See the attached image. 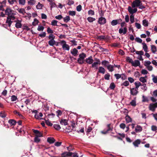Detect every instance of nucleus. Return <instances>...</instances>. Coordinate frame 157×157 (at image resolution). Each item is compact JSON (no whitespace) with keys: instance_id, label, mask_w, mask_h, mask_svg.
I'll return each mask as SVG.
<instances>
[{"instance_id":"nucleus-63","label":"nucleus","mask_w":157,"mask_h":157,"mask_svg":"<svg viewBox=\"0 0 157 157\" xmlns=\"http://www.w3.org/2000/svg\"><path fill=\"white\" fill-rule=\"evenodd\" d=\"M135 40L136 42L139 43H141L142 41V40L139 37H136L135 39Z\"/></svg>"},{"instance_id":"nucleus-45","label":"nucleus","mask_w":157,"mask_h":157,"mask_svg":"<svg viewBox=\"0 0 157 157\" xmlns=\"http://www.w3.org/2000/svg\"><path fill=\"white\" fill-rule=\"evenodd\" d=\"M87 19L90 22H92L95 20V18L91 17H87Z\"/></svg>"},{"instance_id":"nucleus-13","label":"nucleus","mask_w":157,"mask_h":157,"mask_svg":"<svg viewBox=\"0 0 157 157\" xmlns=\"http://www.w3.org/2000/svg\"><path fill=\"white\" fill-rule=\"evenodd\" d=\"M32 131L35 134L36 136L41 137L42 136V134L38 130L33 129Z\"/></svg>"},{"instance_id":"nucleus-33","label":"nucleus","mask_w":157,"mask_h":157,"mask_svg":"<svg viewBox=\"0 0 157 157\" xmlns=\"http://www.w3.org/2000/svg\"><path fill=\"white\" fill-rule=\"evenodd\" d=\"M147 78V76H146L145 77H141L140 78L139 80L143 83H145L147 82V80L145 78Z\"/></svg>"},{"instance_id":"nucleus-17","label":"nucleus","mask_w":157,"mask_h":157,"mask_svg":"<svg viewBox=\"0 0 157 157\" xmlns=\"http://www.w3.org/2000/svg\"><path fill=\"white\" fill-rule=\"evenodd\" d=\"M127 32V29L126 27H124L123 29L120 28L119 29V33L120 34L123 33V34H125Z\"/></svg>"},{"instance_id":"nucleus-11","label":"nucleus","mask_w":157,"mask_h":157,"mask_svg":"<svg viewBox=\"0 0 157 157\" xmlns=\"http://www.w3.org/2000/svg\"><path fill=\"white\" fill-rule=\"evenodd\" d=\"M43 116V114L41 113L38 112L37 114H35L34 117L36 119L44 120V118L41 117Z\"/></svg>"},{"instance_id":"nucleus-38","label":"nucleus","mask_w":157,"mask_h":157,"mask_svg":"<svg viewBox=\"0 0 157 157\" xmlns=\"http://www.w3.org/2000/svg\"><path fill=\"white\" fill-rule=\"evenodd\" d=\"M38 20L37 19L35 18L33 21L32 22V25L34 26H35L38 24Z\"/></svg>"},{"instance_id":"nucleus-23","label":"nucleus","mask_w":157,"mask_h":157,"mask_svg":"<svg viewBox=\"0 0 157 157\" xmlns=\"http://www.w3.org/2000/svg\"><path fill=\"white\" fill-rule=\"evenodd\" d=\"M60 124H61L64 125H67L68 124L67 121L66 119H61L60 121Z\"/></svg>"},{"instance_id":"nucleus-12","label":"nucleus","mask_w":157,"mask_h":157,"mask_svg":"<svg viewBox=\"0 0 157 157\" xmlns=\"http://www.w3.org/2000/svg\"><path fill=\"white\" fill-rule=\"evenodd\" d=\"M141 141L140 139H137L134 141L132 144L134 146L136 147H139V145L140 144Z\"/></svg>"},{"instance_id":"nucleus-10","label":"nucleus","mask_w":157,"mask_h":157,"mask_svg":"<svg viewBox=\"0 0 157 157\" xmlns=\"http://www.w3.org/2000/svg\"><path fill=\"white\" fill-rule=\"evenodd\" d=\"M128 10L131 15L133 14L136 13L137 10V8L132 9L131 6H129L128 7Z\"/></svg>"},{"instance_id":"nucleus-31","label":"nucleus","mask_w":157,"mask_h":157,"mask_svg":"<svg viewBox=\"0 0 157 157\" xmlns=\"http://www.w3.org/2000/svg\"><path fill=\"white\" fill-rule=\"evenodd\" d=\"M9 123L11 125H14L16 124V122L14 120H10L8 121Z\"/></svg>"},{"instance_id":"nucleus-39","label":"nucleus","mask_w":157,"mask_h":157,"mask_svg":"<svg viewBox=\"0 0 157 157\" xmlns=\"http://www.w3.org/2000/svg\"><path fill=\"white\" fill-rule=\"evenodd\" d=\"M134 84L135 85V88L138 89L139 87L141 85V83L139 81L136 82H135Z\"/></svg>"},{"instance_id":"nucleus-62","label":"nucleus","mask_w":157,"mask_h":157,"mask_svg":"<svg viewBox=\"0 0 157 157\" xmlns=\"http://www.w3.org/2000/svg\"><path fill=\"white\" fill-rule=\"evenodd\" d=\"M88 13L89 15H93L94 14V13L93 10H90L88 11Z\"/></svg>"},{"instance_id":"nucleus-59","label":"nucleus","mask_w":157,"mask_h":157,"mask_svg":"<svg viewBox=\"0 0 157 157\" xmlns=\"http://www.w3.org/2000/svg\"><path fill=\"white\" fill-rule=\"evenodd\" d=\"M126 60L127 62L131 63V64L133 61L132 59L129 57H127Z\"/></svg>"},{"instance_id":"nucleus-55","label":"nucleus","mask_w":157,"mask_h":157,"mask_svg":"<svg viewBox=\"0 0 157 157\" xmlns=\"http://www.w3.org/2000/svg\"><path fill=\"white\" fill-rule=\"evenodd\" d=\"M68 13L70 15L74 16L75 15L76 13L75 11H70L68 12Z\"/></svg>"},{"instance_id":"nucleus-22","label":"nucleus","mask_w":157,"mask_h":157,"mask_svg":"<svg viewBox=\"0 0 157 157\" xmlns=\"http://www.w3.org/2000/svg\"><path fill=\"white\" fill-rule=\"evenodd\" d=\"M151 50L153 53L155 54L157 51L156 47L154 45H151Z\"/></svg>"},{"instance_id":"nucleus-2","label":"nucleus","mask_w":157,"mask_h":157,"mask_svg":"<svg viewBox=\"0 0 157 157\" xmlns=\"http://www.w3.org/2000/svg\"><path fill=\"white\" fill-rule=\"evenodd\" d=\"M5 14L8 16V17L13 18L14 19L15 18L14 15L15 13H14V11L12 10L9 8H7L5 11Z\"/></svg>"},{"instance_id":"nucleus-52","label":"nucleus","mask_w":157,"mask_h":157,"mask_svg":"<svg viewBox=\"0 0 157 157\" xmlns=\"http://www.w3.org/2000/svg\"><path fill=\"white\" fill-rule=\"evenodd\" d=\"M40 140V139L38 138V137L35 136L34 138V142L36 143H39Z\"/></svg>"},{"instance_id":"nucleus-30","label":"nucleus","mask_w":157,"mask_h":157,"mask_svg":"<svg viewBox=\"0 0 157 157\" xmlns=\"http://www.w3.org/2000/svg\"><path fill=\"white\" fill-rule=\"evenodd\" d=\"M142 45L144 51L146 52H148V48L146 44L145 43H142Z\"/></svg>"},{"instance_id":"nucleus-54","label":"nucleus","mask_w":157,"mask_h":157,"mask_svg":"<svg viewBox=\"0 0 157 157\" xmlns=\"http://www.w3.org/2000/svg\"><path fill=\"white\" fill-rule=\"evenodd\" d=\"M58 21L56 20H53L51 22V25L52 26H57V23Z\"/></svg>"},{"instance_id":"nucleus-7","label":"nucleus","mask_w":157,"mask_h":157,"mask_svg":"<svg viewBox=\"0 0 157 157\" xmlns=\"http://www.w3.org/2000/svg\"><path fill=\"white\" fill-rule=\"evenodd\" d=\"M157 107V102L155 103L150 104L149 106V109L153 112L154 111L156 107Z\"/></svg>"},{"instance_id":"nucleus-58","label":"nucleus","mask_w":157,"mask_h":157,"mask_svg":"<svg viewBox=\"0 0 157 157\" xmlns=\"http://www.w3.org/2000/svg\"><path fill=\"white\" fill-rule=\"evenodd\" d=\"M47 32L48 33L52 34L53 33V31L51 28L48 27L47 29Z\"/></svg>"},{"instance_id":"nucleus-42","label":"nucleus","mask_w":157,"mask_h":157,"mask_svg":"<svg viewBox=\"0 0 157 157\" xmlns=\"http://www.w3.org/2000/svg\"><path fill=\"white\" fill-rule=\"evenodd\" d=\"M149 100L147 97L143 95L142 96V101L143 102H148Z\"/></svg>"},{"instance_id":"nucleus-60","label":"nucleus","mask_w":157,"mask_h":157,"mask_svg":"<svg viewBox=\"0 0 157 157\" xmlns=\"http://www.w3.org/2000/svg\"><path fill=\"white\" fill-rule=\"evenodd\" d=\"M17 99V97L15 95H12L11 97V100L12 101H16Z\"/></svg>"},{"instance_id":"nucleus-50","label":"nucleus","mask_w":157,"mask_h":157,"mask_svg":"<svg viewBox=\"0 0 157 157\" xmlns=\"http://www.w3.org/2000/svg\"><path fill=\"white\" fill-rule=\"evenodd\" d=\"M151 130L152 131L156 132L157 130V127L155 125H152L151 126Z\"/></svg>"},{"instance_id":"nucleus-37","label":"nucleus","mask_w":157,"mask_h":157,"mask_svg":"<svg viewBox=\"0 0 157 157\" xmlns=\"http://www.w3.org/2000/svg\"><path fill=\"white\" fill-rule=\"evenodd\" d=\"M44 29V27L40 25H38L37 30L38 31H42Z\"/></svg>"},{"instance_id":"nucleus-32","label":"nucleus","mask_w":157,"mask_h":157,"mask_svg":"<svg viewBox=\"0 0 157 157\" xmlns=\"http://www.w3.org/2000/svg\"><path fill=\"white\" fill-rule=\"evenodd\" d=\"M15 27L18 29L21 28L22 25L21 23V21H19L18 22H17L15 24Z\"/></svg>"},{"instance_id":"nucleus-21","label":"nucleus","mask_w":157,"mask_h":157,"mask_svg":"<svg viewBox=\"0 0 157 157\" xmlns=\"http://www.w3.org/2000/svg\"><path fill=\"white\" fill-rule=\"evenodd\" d=\"M13 19V18H12L9 17L7 18L6 23L8 24L9 27L10 26V25L13 22L12 21H11V20L12 19L13 20L14 19Z\"/></svg>"},{"instance_id":"nucleus-47","label":"nucleus","mask_w":157,"mask_h":157,"mask_svg":"<svg viewBox=\"0 0 157 157\" xmlns=\"http://www.w3.org/2000/svg\"><path fill=\"white\" fill-rule=\"evenodd\" d=\"M54 128L57 130H59L61 128V127L58 124H54L53 125Z\"/></svg>"},{"instance_id":"nucleus-24","label":"nucleus","mask_w":157,"mask_h":157,"mask_svg":"<svg viewBox=\"0 0 157 157\" xmlns=\"http://www.w3.org/2000/svg\"><path fill=\"white\" fill-rule=\"evenodd\" d=\"M136 97H135L130 102V104L132 106H135L136 105Z\"/></svg>"},{"instance_id":"nucleus-44","label":"nucleus","mask_w":157,"mask_h":157,"mask_svg":"<svg viewBox=\"0 0 157 157\" xmlns=\"http://www.w3.org/2000/svg\"><path fill=\"white\" fill-rule=\"evenodd\" d=\"M109 62L108 61H107L103 60L101 62V64L102 65L105 66H106L107 67V66H108L109 65Z\"/></svg>"},{"instance_id":"nucleus-5","label":"nucleus","mask_w":157,"mask_h":157,"mask_svg":"<svg viewBox=\"0 0 157 157\" xmlns=\"http://www.w3.org/2000/svg\"><path fill=\"white\" fill-rule=\"evenodd\" d=\"M100 15L101 17L98 18V23L100 25H104L106 22V19L105 17H102L103 15V13H100Z\"/></svg>"},{"instance_id":"nucleus-53","label":"nucleus","mask_w":157,"mask_h":157,"mask_svg":"<svg viewBox=\"0 0 157 157\" xmlns=\"http://www.w3.org/2000/svg\"><path fill=\"white\" fill-rule=\"evenodd\" d=\"M45 117L44 119V120L45 121V123L46 124L48 125L49 126H52V124L48 120H46L45 119Z\"/></svg>"},{"instance_id":"nucleus-57","label":"nucleus","mask_w":157,"mask_h":157,"mask_svg":"<svg viewBox=\"0 0 157 157\" xmlns=\"http://www.w3.org/2000/svg\"><path fill=\"white\" fill-rule=\"evenodd\" d=\"M55 38V36L53 34H50L49 36H48V38L50 40H54Z\"/></svg>"},{"instance_id":"nucleus-36","label":"nucleus","mask_w":157,"mask_h":157,"mask_svg":"<svg viewBox=\"0 0 157 157\" xmlns=\"http://www.w3.org/2000/svg\"><path fill=\"white\" fill-rule=\"evenodd\" d=\"M142 22L143 25L144 26L147 27L148 26V22L147 20L146 19L144 20Z\"/></svg>"},{"instance_id":"nucleus-43","label":"nucleus","mask_w":157,"mask_h":157,"mask_svg":"<svg viewBox=\"0 0 157 157\" xmlns=\"http://www.w3.org/2000/svg\"><path fill=\"white\" fill-rule=\"evenodd\" d=\"M43 5L40 2H38V4L36 6V8L37 9H42Z\"/></svg>"},{"instance_id":"nucleus-41","label":"nucleus","mask_w":157,"mask_h":157,"mask_svg":"<svg viewBox=\"0 0 157 157\" xmlns=\"http://www.w3.org/2000/svg\"><path fill=\"white\" fill-rule=\"evenodd\" d=\"M36 2V1L35 0H29L28 1V4L31 5H33L35 4Z\"/></svg>"},{"instance_id":"nucleus-27","label":"nucleus","mask_w":157,"mask_h":157,"mask_svg":"<svg viewBox=\"0 0 157 157\" xmlns=\"http://www.w3.org/2000/svg\"><path fill=\"white\" fill-rule=\"evenodd\" d=\"M151 76L152 78V80L153 82L155 84L157 83V76L152 75Z\"/></svg>"},{"instance_id":"nucleus-26","label":"nucleus","mask_w":157,"mask_h":157,"mask_svg":"<svg viewBox=\"0 0 157 157\" xmlns=\"http://www.w3.org/2000/svg\"><path fill=\"white\" fill-rule=\"evenodd\" d=\"M114 66L111 64H109L107 66L108 70L109 71L112 72L114 71Z\"/></svg>"},{"instance_id":"nucleus-61","label":"nucleus","mask_w":157,"mask_h":157,"mask_svg":"<svg viewBox=\"0 0 157 157\" xmlns=\"http://www.w3.org/2000/svg\"><path fill=\"white\" fill-rule=\"evenodd\" d=\"M136 53L137 55H139L140 56L144 55V52L142 51H136Z\"/></svg>"},{"instance_id":"nucleus-64","label":"nucleus","mask_w":157,"mask_h":157,"mask_svg":"<svg viewBox=\"0 0 157 157\" xmlns=\"http://www.w3.org/2000/svg\"><path fill=\"white\" fill-rule=\"evenodd\" d=\"M110 75L108 73L105 74L104 76L105 79L106 80H109V79Z\"/></svg>"},{"instance_id":"nucleus-3","label":"nucleus","mask_w":157,"mask_h":157,"mask_svg":"<svg viewBox=\"0 0 157 157\" xmlns=\"http://www.w3.org/2000/svg\"><path fill=\"white\" fill-rule=\"evenodd\" d=\"M60 44L62 46V48L64 51H69L70 49L69 46L66 44V42L64 40H61Z\"/></svg>"},{"instance_id":"nucleus-14","label":"nucleus","mask_w":157,"mask_h":157,"mask_svg":"<svg viewBox=\"0 0 157 157\" xmlns=\"http://www.w3.org/2000/svg\"><path fill=\"white\" fill-rule=\"evenodd\" d=\"M119 21H121L122 20L121 19L113 20L111 21V25L113 26L116 25L119 23Z\"/></svg>"},{"instance_id":"nucleus-20","label":"nucleus","mask_w":157,"mask_h":157,"mask_svg":"<svg viewBox=\"0 0 157 157\" xmlns=\"http://www.w3.org/2000/svg\"><path fill=\"white\" fill-rule=\"evenodd\" d=\"M78 52V50L75 48H74L71 51V54L74 56H75L77 55Z\"/></svg>"},{"instance_id":"nucleus-16","label":"nucleus","mask_w":157,"mask_h":157,"mask_svg":"<svg viewBox=\"0 0 157 157\" xmlns=\"http://www.w3.org/2000/svg\"><path fill=\"white\" fill-rule=\"evenodd\" d=\"M131 64L132 66L136 67L140 65V63L139 60H136L134 61H133Z\"/></svg>"},{"instance_id":"nucleus-29","label":"nucleus","mask_w":157,"mask_h":157,"mask_svg":"<svg viewBox=\"0 0 157 157\" xmlns=\"http://www.w3.org/2000/svg\"><path fill=\"white\" fill-rule=\"evenodd\" d=\"M47 141L50 144H52L54 142L55 140L53 138L48 137L47 139Z\"/></svg>"},{"instance_id":"nucleus-48","label":"nucleus","mask_w":157,"mask_h":157,"mask_svg":"<svg viewBox=\"0 0 157 157\" xmlns=\"http://www.w3.org/2000/svg\"><path fill=\"white\" fill-rule=\"evenodd\" d=\"M151 63V62L150 61H145L144 63V65L146 67L150 65Z\"/></svg>"},{"instance_id":"nucleus-6","label":"nucleus","mask_w":157,"mask_h":157,"mask_svg":"<svg viewBox=\"0 0 157 157\" xmlns=\"http://www.w3.org/2000/svg\"><path fill=\"white\" fill-rule=\"evenodd\" d=\"M101 64V62L99 59H96V62H94L92 64V67L93 68H95L96 69L98 68V65Z\"/></svg>"},{"instance_id":"nucleus-28","label":"nucleus","mask_w":157,"mask_h":157,"mask_svg":"<svg viewBox=\"0 0 157 157\" xmlns=\"http://www.w3.org/2000/svg\"><path fill=\"white\" fill-rule=\"evenodd\" d=\"M125 120L126 123H129L132 121V119L131 117L128 115L126 116L125 117Z\"/></svg>"},{"instance_id":"nucleus-51","label":"nucleus","mask_w":157,"mask_h":157,"mask_svg":"<svg viewBox=\"0 0 157 157\" xmlns=\"http://www.w3.org/2000/svg\"><path fill=\"white\" fill-rule=\"evenodd\" d=\"M134 14L131 15L130 16V21L131 23H132L134 22Z\"/></svg>"},{"instance_id":"nucleus-34","label":"nucleus","mask_w":157,"mask_h":157,"mask_svg":"<svg viewBox=\"0 0 157 157\" xmlns=\"http://www.w3.org/2000/svg\"><path fill=\"white\" fill-rule=\"evenodd\" d=\"M48 43L50 45L53 46L55 44L56 41L54 40H51L49 41Z\"/></svg>"},{"instance_id":"nucleus-1","label":"nucleus","mask_w":157,"mask_h":157,"mask_svg":"<svg viewBox=\"0 0 157 157\" xmlns=\"http://www.w3.org/2000/svg\"><path fill=\"white\" fill-rule=\"evenodd\" d=\"M131 6L133 8L136 7H138L139 9H141L145 8V7L142 5V4L140 0H135L132 3Z\"/></svg>"},{"instance_id":"nucleus-4","label":"nucleus","mask_w":157,"mask_h":157,"mask_svg":"<svg viewBox=\"0 0 157 157\" xmlns=\"http://www.w3.org/2000/svg\"><path fill=\"white\" fill-rule=\"evenodd\" d=\"M79 58L78 59V62L80 64H82L84 61V59L86 57V55L84 53H82L79 55Z\"/></svg>"},{"instance_id":"nucleus-49","label":"nucleus","mask_w":157,"mask_h":157,"mask_svg":"<svg viewBox=\"0 0 157 157\" xmlns=\"http://www.w3.org/2000/svg\"><path fill=\"white\" fill-rule=\"evenodd\" d=\"M0 116L2 118H5L6 116V114L4 111H1L0 113Z\"/></svg>"},{"instance_id":"nucleus-40","label":"nucleus","mask_w":157,"mask_h":157,"mask_svg":"<svg viewBox=\"0 0 157 157\" xmlns=\"http://www.w3.org/2000/svg\"><path fill=\"white\" fill-rule=\"evenodd\" d=\"M63 21L65 22H67L70 20V17L69 16H67L63 18Z\"/></svg>"},{"instance_id":"nucleus-19","label":"nucleus","mask_w":157,"mask_h":157,"mask_svg":"<svg viewBox=\"0 0 157 157\" xmlns=\"http://www.w3.org/2000/svg\"><path fill=\"white\" fill-rule=\"evenodd\" d=\"M142 128L140 126L137 125L135 128V131L136 132H139L142 131Z\"/></svg>"},{"instance_id":"nucleus-15","label":"nucleus","mask_w":157,"mask_h":157,"mask_svg":"<svg viewBox=\"0 0 157 157\" xmlns=\"http://www.w3.org/2000/svg\"><path fill=\"white\" fill-rule=\"evenodd\" d=\"M85 61L87 63L90 64H92L93 63L94 60L92 59V56H90L88 58H86L85 60Z\"/></svg>"},{"instance_id":"nucleus-25","label":"nucleus","mask_w":157,"mask_h":157,"mask_svg":"<svg viewBox=\"0 0 157 157\" xmlns=\"http://www.w3.org/2000/svg\"><path fill=\"white\" fill-rule=\"evenodd\" d=\"M105 72V68L102 67H99L98 68V72L104 74Z\"/></svg>"},{"instance_id":"nucleus-9","label":"nucleus","mask_w":157,"mask_h":157,"mask_svg":"<svg viewBox=\"0 0 157 157\" xmlns=\"http://www.w3.org/2000/svg\"><path fill=\"white\" fill-rule=\"evenodd\" d=\"M138 89L135 87L132 88L130 90V93L133 96H136L138 93Z\"/></svg>"},{"instance_id":"nucleus-35","label":"nucleus","mask_w":157,"mask_h":157,"mask_svg":"<svg viewBox=\"0 0 157 157\" xmlns=\"http://www.w3.org/2000/svg\"><path fill=\"white\" fill-rule=\"evenodd\" d=\"M17 10L19 13L22 14L23 15H24L25 13V10L23 8L18 9Z\"/></svg>"},{"instance_id":"nucleus-56","label":"nucleus","mask_w":157,"mask_h":157,"mask_svg":"<svg viewBox=\"0 0 157 157\" xmlns=\"http://www.w3.org/2000/svg\"><path fill=\"white\" fill-rule=\"evenodd\" d=\"M129 85V83L128 81H125L124 82H123L122 84V85L124 86H128Z\"/></svg>"},{"instance_id":"nucleus-18","label":"nucleus","mask_w":157,"mask_h":157,"mask_svg":"<svg viewBox=\"0 0 157 157\" xmlns=\"http://www.w3.org/2000/svg\"><path fill=\"white\" fill-rule=\"evenodd\" d=\"M66 154V153H65ZM67 155L69 156H71L72 157H78L77 155V154L76 153H72V152H69L68 153H66Z\"/></svg>"},{"instance_id":"nucleus-8","label":"nucleus","mask_w":157,"mask_h":157,"mask_svg":"<svg viewBox=\"0 0 157 157\" xmlns=\"http://www.w3.org/2000/svg\"><path fill=\"white\" fill-rule=\"evenodd\" d=\"M110 37L108 36L101 35L98 36V39L100 40H104L108 41Z\"/></svg>"},{"instance_id":"nucleus-46","label":"nucleus","mask_w":157,"mask_h":157,"mask_svg":"<svg viewBox=\"0 0 157 157\" xmlns=\"http://www.w3.org/2000/svg\"><path fill=\"white\" fill-rule=\"evenodd\" d=\"M141 89L144 90V91H145L147 90V88L146 86V84L144 83L143 85H141Z\"/></svg>"}]
</instances>
